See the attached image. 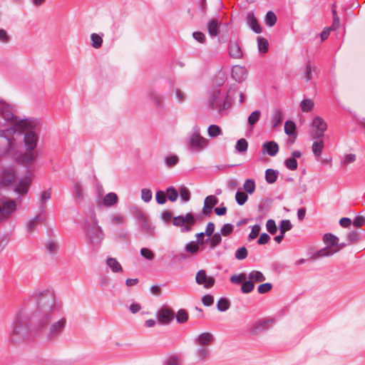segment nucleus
Returning a JSON list of instances; mask_svg holds the SVG:
<instances>
[{
	"mask_svg": "<svg viewBox=\"0 0 365 365\" xmlns=\"http://www.w3.org/2000/svg\"><path fill=\"white\" fill-rule=\"evenodd\" d=\"M33 319L36 322L38 329L49 340L60 337L68 324L62 303L53 290L41 292L38 299V309L33 313Z\"/></svg>",
	"mask_w": 365,
	"mask_h": 365,
	"instance_id": "1",
	"label": "nucleus"
},
{
	"mask_svg": "<svg viewBox=\"0 0 365 365\" xmlns=\"http://www.w3.org/2000/svg\"><path fill=\"white\" fill-rule=\"evenodd\" d=\"M34 320L26 309H21L14 316L9 331V341L13 344L23 342L28 336L29 321Z\"/></svg>",
	"mask_w": 365,
	"mask_h": 365,
	"instance_id": "2",
	"label": "nucleus"
},
{
	"mask_svg": "<svg viewBox=\"0 0 365 365\" xmlns=\"http://www.w3.org/2000/svg\"><path fill=\"white\" fill-rule=\"evenodd\" d=\"M29 120L32 121V123H31V126L30 128L24 130L16 129V133H24V143L26 152L19 155V160L25 164L32 163L38 155L35 148H36L37 143L38 141V136L34 131L37 125V122L33 118H29Z\"/></svg>",
	"mask_w": 365,
	"mask_h": 365,
	"instance_id": "3",
	"label": "nucleus"
},
{
	"mask_svg": "<svg viewBox=\"0 0 365 365\" xmlns=\"http://www.w3.org/2000/svg\"><path fill=\"white\" fill-rule=\"evenodd\" d=\"M210 106L213 110L222 114L231 106V102L228 99V92L221 89L213 92L210 98Z\"/></svg>",
	"mask_w": 365,
	"mask_h": 365,
	"instance_id": "4",
	"label": "nucleus"
},
{
	"mask_svg": "<svg viewBox=\"0 0 365 365\" xmlns=\"http://www.w3.org/2000/svg\"><path fill=\"white\" fill-rule=\"evenodd\" d=\"M187 143L191 151L200 153L207 146L208 140L200 135V128L195 125L192 128Z\"/></svg>",
	"mask_w": 365,
	"mask_h": 365,
	"instance_id": "5",
	"label": "nucleus"
},
{
	"mask_svg": "<svg viewBox=\"0 0 365 365\" xmlns=\"http://www.w3.org/2000/svg\"><path fill=\"white\" fill-rule=\"evenodd\" d=\"M195 217L191 212H188L185 215L175 217L173 220V225L180 227L182 232H190L192 230V226L195 225Z\"/></svg>",
	"mask_w": 365,
	"mask_h": 365,
	"instance_id": "6",
	"label": "nucleus"
},
{
	"mask_svg": "<svg viewBox=\"0 0 365 365\" xmlns=\"http://www.w3.org/2000/svg\"><path fill=\"white\" fill-rule=\"evenodd\" d=\"M104 238V232L101 226H88L86 239L88 243L95 247L99 246Z\"/></svg>",
	"mask_w": 365,
	"mask_h": 365,
	"instance_id": "7",
	"label": "nucleus"
},
{
	"mask_svg": "<svg viewBox=\"0 0 365 365\" xmlns=\"http://www.w3.org/2000/svg\"><path fill=\"white\" fill-rule=\"evenodd\" d=\"M16 210L15 200L0 199V222L8 220Z\"/></svg>",
	"mask_w": 365,
	"mask_h": 365,
	"instance_id": "8",
	"label": "nucleus"
},
{
	"mask_svg": "<svg viewBox=\"0 0 365 365\" xmlns=\"http://www.w3.org/2000/svg\"><path fill=\"white\" fill-rule=\"evenodd\" d=\"M155 316L160 324L168 325L174 319L175 313L168 307H162L157 311Z\"/></svg>",
	"mask_w": 365,
	"mask_h": 365,
	"instance_id": "9",
	"label": "nucleus"
},
{
	"mask_svg": "<svg viewBox=\"0 0 365 365\" xmlns=\"http://www.w3.org/2000/svg\"><path fill=\"white\" fill-rule=\"evenodd\" d=\"M195 282L199 285H203L206 289H210L215 284V279L213 277L207 275L204 269L199 270L195 276Z\"/></svg>",
	"mask_w": 365,
	"mask_h": 365,
	"instance_id": "10",
	"label": "nucleus"
},
{
	"mask_svg": "<svg viewBox=\"0 0 365 365\" xmlns=\"http://www.w3.org/2000/svg\"><path fill=\"white\" fill-rule=\"evenodd\" d=\"M118 202V195L115 192H109L103 198H98L97 204L98 207H111Z\"/></svg>",
	"mask_w": 365,
	"mask_h": 365,
	"instance_id": "11",
	"label": "nucleus"
},
{
	"mask_svg": "<svg viewBox=\"0 0 365 365\" xmlns=\"http://www.w3.org/2000/svg\"><path fill=\"white\" fill-rule=\"evenodd\" d=\"M217 203L218 199L215 195L207 196L204 200V205L201 214L204 216H209L212 212L213 207Z\"/></svg>",
	"mask_w": 365,
	"mask_h": 365,
	"instance_id": "12",
	"label": "nucleus"
},
{
	"mask_svg": "<svg viewBox=\"0 0 365 365\" xmlns=\"http://www.w3.org/2000/svg\"><path fill=\"white\" fill-rule=\"evenodd\" d=\"M214 341V336L210 332H202L194 339V343L199 346L209 347Z\"/></svg>",
	"mask_w": 365,
	"mask_h": 365,
	"instance_id": "13",
	"label": "nucleus"
},
{
	"mask_svg": "<svg viewBox=\"0 0 365 365\" xmlns=\"http://www.w3.org/2000/svg\"><path fill=\"white\" fill-rule=\"evenodd\" d=\"M31 183V176L30 173H27L19 180V184L15 187V192L19 194H25L28 192L29 187Z\"/></svg>",
	"mask_w": 365,
	"mask_h": 365,
	"instance_id": "14",
	"label": "nucleus"
},
{
	"mask_svg": "<svg viewBox=\"0 0 365 365\" xmlns=\"http://www.w3.org/2000/svg\"><path fill=\"white\" fill-rule=\"evenodd\" d=\"M231 74L232 78L240 83L247 78V71L245 66L236 65L232 67Z\"/></svg>",
	"mask_w": 365,
	"mask_h": 365,
	"instance_id": "15",
	"label": "nucleus"
},
{
	"mask_svg": "<svg viewBox=\"0 0 365 365\" xmlns=\"http://www.w3.org/2000/svg\"><path fill=\"white\" fill-rule=\"evenodd\" d=\"M148 98L152 100L159 110H163L165 108L164 97L162 94L159 93L155 90H149L148 91Z\"/></svg>",
	"mask_w": 365,
	"mask_h": 365,
	"instance_id": "16",
	"label": "nucleus"
},
{
	"mask_svg": "<svg viewBox=\"0 0 365 365\" xmlns=\"http://www.w3.org/2000/svg\"><path fill=\"white\" fill-rule=\"evenodd\" d=\"M220 24L221 22L217 19H210L208 20L206 27L211 38H215L219 34Z\"/></svg>",
	"mask_w": 365,
	"mask_h": 365,
	"instance_id": "17",
	"label": "nucleus"
},
{
	"mask_svg": "<svg viewBox=\"0 0 365 365\" xmlns=\"http://www.w3.org/2000/svg\"><path fill=\"white\" fill-rule=\"evenodd\" d=\"M279 150L278 144L274 141H267L263 143L262 152L269 156H274Z\"/></svg>",
	"mask_w": 365,
	"mask_h": 365,
	"instance_id": "18",
	"label": "nucleus"
},
{
	"mask_svg": "<svg viewBox=\"0 0 365 365\" xmlns=\"http://www.w3.org/2000/svg\"><path fill=\"white\" fill-rule=\"evenodd\" d=\"M106 264L113 273H122L123 272V267L116 258L111 257H107Z\"/></svg>",
	"mask_w": 365,
	"mask_h": 365,
	"instance_id": "19",
	"label": "nucleus"
},
{
	"mask_svg": "<svg viewBox=\"0 0 365 365\" xmlns=\"http://www.w3.org/2000/svg\"><path fill=\"white\" fill-rule=\"evenodd\" d=\"M247 24L250 27V29L256 34L262 33V30L259 24L257 18L255 14L252 12H250L247 15Z\"/></svg>",
	"mask_w": 365,
	"mask_h": 365,
	"instance_id": "20",
	"label": "nucleus"
},
{
	"mask_svg": "<svg viewBox=\"0 0 365 365\" xmlns=\"http://www.w3.org/2000/svg\"><path fill=\"white\" fill-rule=\"evenodd\" d=\"M228 53L230 57L240 58L242 56V51L238 43L230 41L228 44Z\"/></svg>",
	"mask_w": 365,
	"mask_h": 365,
	"instance_id": "21",
	"label": "nucleus"
},
{
	"mask_svg": "<svg viewBox=\"0 0 365 365\" xmlns=\"http://www.w3.org/2000/svg\"><path fill=\"white\" fill-rule=\"evenodd\" d=\"M272 319H267L262 322H258L255 324V326L251 329V334L252 335H256L259 334L260 332L267 329L270 325L272 324Z\"/></svg>",
	"mask_w": 365,
	"mask_h": 365,
	"instance_id": "22",
	"label": "nucleus"
},
{
	"mask_svg": "<svg viewBox=\"0 0 365 365\" xmlns=\"http://www.w3.org/2000/svg\"><path fill=\"white\" fill-rule=\"evenodd\" d=\"M16 180V175L12 171H4L0 175V185L9 186Z\"/></svg>",
	"mask_w": 365,
	"mask_h": 365,
	"instance_id": "23",
	"label": "nucleus"
},
{
	"mask_svg": "<svg viewBox=\"0 0 365 365\" xmlns=\"http://www.w3.org/2000/svg\"><path fill=\"white\" fill-rule=\"evenodd\" d=\"M283 119H284L283 110L279 108L274 109L272 111V118H271L273 128H276L279 125H280L282 123Z\"/></svg>",
	"mask_w": 365,
	"mask_h": 365,
	"instance_id": "24",
	"label": "nucleus"
},
{
	"mask_svg": "<svg viewBox=\"0 0 365 365\" xmlns=\"http://www.w3.org/2000/svg\"><path fill=\"white\" fill-rule=\"evenodd\" d=\"M44 211L43 207H41V212L36 215L34 217L29 220L26 223V230L27 232H33L39 222H42L43 218L41 217V213Z\"/></svg>",
	"mask_w": 365,
	"mask_h": 365,
	"instance_id": "25",
	"label": "nucleus"
},
{
	"mask_svg": "<svg viewBox=\"0 0 365 365\" xmlns=\"http://www.w3.org/2000/svg\"><path fill=\"white\" fill-rule=\"evenodd\" d=\"M209 347L199 346L195 351V355L199 362H205L210 357Z\"/></svg>",
	"mask_w": 365,
	"mask_h": 365,
	"instance_id": "26",
	"label": "nucleus"
},
{
	"mask_svg": "<svg viewBox=\"0 0 365 365\" xmlns=\"http://www.w3.org/2000/svg\"><path fill=\"white\" fill-rule=\"evenodd\" d=\"M140 230L148 236H152L154 234L155 226L145 218L140 220Z\"/></svg>",
	"mask_w": 365,
	"mask_h": 365,
	"instance_id": "27",
	"label": "nucleus"
},
{
	"mask_svg": "<svg viewBox=\"0 0 365 365\" xmlns=\"http://www.w3.org/2000/svg\"><path fill=\"white\" fill-rule=\"evenodd\" d=\"M73 185L75 197L77 198L79 200L78 202H80L81 200L86 196L84 187L81 182L76 180L73 182Z\"/></svg>",
	"mask_w": 365,
	"mask_h": 365,
	"instance_id": "28",
	"label": "nucleus"
},
{
	"mask_svg": "<svg viewBox=\"0 0 365 365\" xmlns=\"http://www.w3.org/2000/svg\"><path fill=\"white\" fill-rule=\"evenodd\" d=\"M211 238H207L205 242L209 243L210 249L214 250L222 242V235L219 232L212 234Z\"/></svg>",
	"mask_w": 365,
	"mask_h": 365,
	"instance_id": "29",
	"label": "nucleus"
},
{
	"mask_svg": "<svg viewBox=\"0 0 365 365\" xmlns=\"http://www.w3.org/2000/svg\"><path fill=\"white\" fill-rule=\"evenodd\" d=\"M249 279L253 283L262 282L266 280V277L263 273L259 270H252L247 275Z\"/></svg>",
	"mask_w": 365,
	"mask_h": 365,
	"instance_id": "30",
	"label": "nucleus"
},
{
	"mask_svg": "<svg viewBox=\"0 0 365 365\" xmlns=\"http://www.w3.org/2000/svg\"><path fill=\"white\" fill-rule=\"evenodd\" d=\"M338 250H334L331 248L325 247L318 250L316 253H314V257L315 258L329 257L337 252Z\"/></svg>",
	"mask_w": 365,
	"mask_h": 365,
	"instance_id": "31",
	"label": "nucleus"
},
{
	"mask_svg": "<svg viewBox=\"0 0 365 365\" xmlns=\"http://www.w3.org/2000/svg\"><path fill=\"white\" fill-rule=\"evenodd\" d=\"M323 241L329 246H335L338 245L339 238L331 233H326L323 236Z\"/></svg>",
	"mask_w": 365,
	"mask_h": 365,
	"instance_id": "32",
	"label": "nucleus"
},
{
	"mask_svg": "<svg viewBox=\"0 0 365 365\" xmlns=\"http://www.w3.org/2000/svg\"><path fill=\"white\" fill-rule=\"evenodd\" d=\"M312 124L317 130L322 131H325L327 128L326 122L319 116H317L313 119Z\"/></svg>",
	"mask_w": 365,
	"mask_h": 365,
	"instance_id": "33",
	"label": "nucleus"
},
{
	"mask_svg": "<svg viewBox=\"0 0 365 365\" xmlns=\"http://www.w3.org/2000/svg\"><path fill=\"white\" fill-rule=\"evenodd\" d=\"M278 172L275 170L269 168L265 171V180L267 183L272 184L277 179Z\"/></svg>",
	"mask_w": 365,
	"mask_h": 365,
	"instance_id": "34",
	"label": "nucleus"
},
{
	"mask_svg": "<svg viewBox=\"0 0 365 365\" xmlns=\"http://www.w3.org/2000/svg\"><path fill=\"white\" fill-rule=\"evenodd\" d=\"M314 106V101L310 98H306L301 101L300 108L302 112L308 113L311 111Z\"/></svg>",
	"mask_w": 365,
	"mask_h": 365,
	"instance_id": "35",
	"label": "nucleus"
},
{
	"mask_svg": "<svg viewBox=\"0 0 365 365\" xmlns=\"http://www.w3.org/2000/svg\"><path fill=\"white\" fill-rule=\"evenodd\" d=\"M364 235V230L361 231L353 230L347 234V239L351 243L356 242L361 240Z\"/></svg>",
	"mask_w": 365,
	"mask_h": 365,
	"instance_id": "36",
	"label": "nucleus"
},
{
	"mask_svg": "<svg viewBox=\"0 0 365 365\" xmlns=\"http://www.w3.org/2000/svg\"><path fill=\"white\" fill-rule=\"evenodd\" d=\"M103 34L93 33L91 35V45L95 48H99L103 44Z\"/></svg>",
	"mask_w": 365,
	"mask_h": 365,
	"instance_id": "37",
	"label": "nucleus"
},
{
	"mask_svg": "<svg viewBox=\"0 0 365 365\" xmlns=\"http://www.w3.org/2000/svg\"><path fill=\"white\" fill-rule=\"evenodd\" d=\"M316 68L312 66L310 61H308L304 73V78L306 81H309L312 78L313 73H315Z\"/></svg>",
	"mask_w": 365,
	"mask_h": 365,
	"instance_id": "38",
	"label": "nucleus"
},
{
	"mask_svg": "<svg viewBox=\"0 0 365 365\" xmlns=\"http://www.w3.org/2000/svg\"><path fill=\"white\" fill-rule=\"evenodd\" d=\"M323 148H324L323 140L314 141L312 146V150L313 154L317 158H319L322 155Z\"/></svg>",
	"mask_w": 365,
	"mask_h": 365,
	"instance_id": "39",
	"label": "nucleus"
},
{
	"mask_svg": "<svg viewBox=\"0 0 365 365\" xmlns=\"http://www.w3.org/2000/svg\"><path fill=\"white\" fill-rule=\"evenodd\" d=\"M189 316L187 312L184 309H180L178 311L175 319L178 323L183 324L188 320Z\"/></svg>",
	"mask_w": 365,
	"mask_h": 365,
	"instance_id": "40",
	"label": "nucleus"
},
{
	"mask_svg": "<svg viewBox=\"0 0 365 365\" xmlns=\"http://www.w3.org/2000/svg\"><path fill=\"white\" fill-rule=\"evenodd\" d=\"M257 47L260 53H265L268 51L269 43L267 39L263 37L257 38Z\"/></svg>",
	"mask_w": 365,
	"mask_h": 365,
	"instance_id": "41",
	"label": "nucleus"
},
{
	"mask_svg": "<svg viewBox=\"0 0 365 365\" xmlns=\"http://www.w3.org/2000/svg\"><path fill=\"white\" fill-rule=\"evenodd\" d=\"M230 306L229 300L226 298L222 297L217 302V309L220 312H226Z\"/></svg>",
	"mask_w": 365,
	"mask_h": 365,
	"instance_id": "42",
	"label": "nucleus"
},
{
	"mask_svg": "<svg viewBox=\"0 0 365 365\" xmlns=\"http://www.w3.org/2000/svg\"><path fill=\"white\" fill-rule=\"evenodd\" d=\"M255 182L252 179H247L243 185V188L247 194L252 195L255 191Z\"/></svg>",
	"mask_w": 365,
	"mask_h": 365,
	"instance_id": "43",
	"label": "nucleus"
},
{
	"mask_svg": "<svg viewBox=\"0 0 365 365\" xmlns=\"http://www.w3.org/2000/svg\"><path fill=\"white\" fill-rule=\"evenodd\" d=\"M261 116V112L258 110L253 111L251 113V114L249 115L247 122L249 125L252 128L257 122L259 120Z\"/></svg>",
	"mask_w": 365,
	"mask_h": 365,
	"instance_id": "44",
	"label": "nucleus"
},
{
	"mask_svg": "<svg viewBox=\"0 0 365 365\" xmlns=\"http://www.w3.org/2000/svg\"><path fill=\"white\" fill-rule=\"evenodd\" d=\"M264 21L267 26L272 27L277 22V16L272 11H269L267 12L265 15Z\"/></svg>",
	"mask_w": 365,
	"mask_h": 365,
	"instance_id": "45",
	"label": "nucleus"
},
{
	"mask_svg": "<svg viewBox=\"0 0 365 365\" xmlns=\"http://www.w3.org/2000/svg\"><path fill=\"white\" fill-rule=\"evenodd\" d=\"M207 134L210 138L217 137L222 134V129L217 125H210L207 128Z\"/></svg>",
	"mask_w": 365,
	"mask_h": 365,
	"instance_id": "46",
	"label": "nucleus"
},
{
	"mask_svg": "<svg viewBox=\"0 0 365 365\" xmlns=\"http://www.w3.org/2000/svg\"><path fill=\"white\" fill-rule=\"evenodd\" d=\"M248 143L245 138L238 140L235 145V150L238 153H244L247 150Z\"/></svg>",
	"mask_w": 365,
	"mask_h": 365,
	"instance_id": "47",
	"label": "nucleus"
},
{
	"mask_svg": "<svg viewBox=\"0 0 365 365\" xmlns=\"http://www.w3.org/2000/svg\"><path fill=\"white\" fill-rule=\"evenodd\" d=\"M247 200L248 195L246 192L240 190L237 191L235 194V200L239 205L242 206L245 205Z\"/></svg>",
	"mask_w": 365,
	"mask_h": 365,
	"instance_id": "48",
	"label": "nucleus"
},
{
	"mask_svg": "<svg viewBox=\"0 0 365 365\" xmlns=\"http://www.w3.org/2000/svg\"><path fill=\"white\" fill-rule=\"evenodd\" d=\"M296 125L292 120H287L284 123V133L291 136L295 134Z\"/></svg>",
	"mask_w": 365,
	"mask_h": 365,
	"instance_id": "49",
	"label": "nucleus"
},
{
	"mask_svg": "<svg viewBox=\"0 0 365 365\" xmlns=\"http://www.w3.org/2000/svg\"><path fill=\"white\" fill-rule=\"evenodd\" d=\"M180 197L182 203H186L190 200V192L186 187H181L180 188Z\"/></svg>",
	"mask_w": 365,
	"mask_h": 365,
	"instance_id": "50",
	"label": "nucleus"
},
{
	"mask_svg": "<svg viewBox=\"0 0 365 365\" xmlns=\"http://www.w3.org/2000/svg\"><path fill=\"white\" fill-rule=\"evenodd\" d=\"M255 288L254 283L248 279L247 281H245L242 283L241 287V291L244 294L250 293Z\"/></svg>",
	"mask_w": 365,
	"mask_h": 365,
	"instance_id": "51",
	"label": "nucleus"
},
{
	"mask_svg": "<svg viewBox=\"0 0 365 365\" xmlns=\"http://www.w3.org/2000/svg\"><path fill=\"white\" fill-rule=\"evenodd\" d=\"M199 244H197L196 242L190 241L187 244H186L185 250L186 252L195 254L197 253L199 250Z\"/></svg>",
	"mask_w": 365,
	"mask_h": 365,
	"instance_id": "52",
	"label": "nucleus"
},
{
	"mask_svg": "<svg viewBox=\"0 0 365 365\" xmlns=\"http://www.w3.org/2000/svg\"><path fill=\"white\" fill-rule=\"evenodd\" d=\"M179 158L175 155H170L165 158V165L169 167H173L178 163Z\"/></svg>",
	"mask_w": 365,
	"mask_h": 365,
	"instance_id": "53",
	"label": "nucleus"
},
{
	"mask_svg": "<svg viewBox=\"0 0 365 365\" xmlns=\"http://www.w3.org/2000/svg\"><path fill=\"white\" fill-rule=\"evenodd\" d=\"M166 193L168 195V200L171 202H175L178 197V191L173 186H170L167 188Z\"/></svg>",
	"mask_w": 365,
	"mask_h": 365,
	"instance_id": "54",
	"label": "nucleus"
},
{
	"mask_svg": "<svg viewBox=\"0 0 365 365\" xmlns=\"http://www.w3.org/2000/svg\"><path fill=\"white\" fill-rule=\"evenodd\" d=\"M140 255L147 260H153L155 257L154 252L148 248L143 247L140 250Z\"/></svg>",
	"mask_w": 365,
	"mask_h": 365,
	"instance_id": "55",
	"label": "nucleus"
},
{
	"mask_svg": "<svg viewBox=\"0 0 365 365\" xmlns=\"http://www.w3.org/2000/svg\"><path fill=\"white\" fill-rule=\"evenodd\" d=\"M251 232L248 235V240H252L255 239L261 230V226L259 224H256L255 225L250 226Z\"/></svg>",
	"mask_w": 365,
	"mask_h": 365,
	"instance_id": "56",
	"label": "nucleus"
},
{
	"mask_svg": "<svg viewBox=\"0 0 365 365\" xmlns=\"http://www.w3.org/2000/svg\"><path fill=\"white\" fill-rule=\"evenodd\" d=\"M46 252L50 255H55L58 250V246L54 241H48L46 245Z\"/></svg>",
	"mask_w": 365,
	"mask_h": 365,
	"instance_id": "57",
	"label": "nucleus"
},
{
	"mask_svg": "<svg viewBox=\"0 0 365 365\" xmlns=\"http://www.w3.org/2000/svg\"><path fill=\"white\" fill-rule=\"evenodd\" d=\"M234 230L233 225L230 223H226L220 229V232H219L221 234L222 236H228L230 235Z\"/></svg>",
	"mask_w": 365,
	"mask_h": 365,
	"instance_id": "58",
	"label": "nucleus"
},
{
	"mask_svg": "<svg viewBox=\"0 0 365 365\" xmlns=\"http://www.w3.org/2000/svg\"><path fill=\"white\" fill-rule=\"evenodd\" d=\"M292 228V225L289 220H282L279 224V231L282 233H285L286 232L290 230Z\"/></svg>",
	"mask_w": 365,
	"mask_h": 365,
	"instance_id": "59",
	"label": "nucleus"
},
{
	"mask_svg": "<svg viewBox=\"0 0 365 365\" xmlns=\"http://www.w3.org/2000/svg\"><path fill=\"white\" fill-rule=\"evenodd\" d=\"M163 365H181V362L178 356H170L165 359Z\"/></svg>",
	"mask_w": 365,
	"mask_h": 365,
	"instance_id": "60",
	"label": "nucleus"
},
{
	"mask_svg": "<svg viewBox=\"0 0 365 365\" xmlns=\"http://www.w3.org/2000/svg\"><path fill=\"white\" fill-rule=\"evenodd\" d=\"M266 228L271 235H274L277 231L275 221L272 219H269L267 221Z\"/></svg>",
	"mask_w": 365,
	"mask_h": 365,
	"instance_id": "61",
	"label": "nucleus"
},
{
	"mask_svg": "<svg viewBox=\"0 0 365 365\" xmlns=\"http://www.w3.org/2000/svg\"><path fill=\"white\" fill-rule=\"evenodd\" d=\"M284 165L290 170H295L297 168V161L292 158H287Z\"/></svg>",
	"mask_w": 365,
	"mask_h": 365,
	"instance_id": "62",
	"label": "nucleus"
},
{
	"mask_svg": "<svg viewBox=\"0 0 365 365\" xmlns=\"http://www.w3.org/2000/svg\"><path fill=\"white\" fill-rule=\"evenodd\" d=\"M111 223L114 225H122L124 222V217L121 214H113L110 217Z\"/></svg>",
	"mask_w": 365,
	"mask_h": 365,
	"instance_id": "63",
	"label": "nucleus"
},
{
	"mask_svg": "<svg viewBox=\"0 0 365 365\" xmlns=\"http://www.w3.org/2000/svg\"><path fill=\"white\" fill-rule=\"evenodd\" d=\"M356 159V156L355 154H352V153H349V154H346L344 155V156L343 157L342 160H341V164L343 165H347L350 163H354Z\"/></svg>",
	"mask_w": 365,
	"mask_h": 365,
	"instance_id": "64",
	"label": "nucleus"
}]
</instances>
